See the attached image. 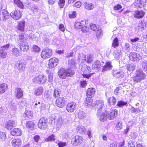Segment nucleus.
<instances>
[{
    "instance_id": "nucleus-1",
    "label": "nucleus",
    "mask_w": 147,
    "mask_h": 147,
    "mask_svg": "<svg viewBox=\"0 0 147 147\" xmlns=\"http://www.w3.org/2000/svg\"><path fill=\"white\" fill-rule=\"evenodd\" d=\"M74 71L69 68L65 69L64 68H61L59 70L58 74L59 77L62 79H65L67 77H71L75 74Z\"/></svg>"
},
{
    "instance_id": "nucleus-2",
    "label": "nucleus",
    "mask_w": 147,
    "mask_h": 147,
    "mask_svg": "<svg viewBox=\"0 0 147 147\" xmlns=\"http://www.w3.org/2000/svg\"><path fill=\"white\" fill-rule=\"evenodd\" d=\"M32 80L33 82L35 84H42L47 82V78L45 75L39 74L35 76Z\"/></svg>"
},
{
    "instance_id": "nucleus-3",
    "label": "nucleus",
    "mask_w": 147,
    "mask_h": 147,
    "mask_svg": "<svg viewBox=\"0 0 147 147\" xmlns=\"http://www.w3.org/2000/svg\"><path fill=\"white\" fill-rule=\"evenodd\" d=\"M146 76V74L142 71L137 70L136 71L135 76L133 77V80L135 83H137L144 80Z\"/></svg>"
},
{
    "instance_id": "nucleus-4",
    "label": "nucleus",
    "mask_w": 147,
    "mask_h": 147,
    "mask_svg": "<svg viewBox=\"0 0 147 147\" xmlns=\"http://www.w3.org/2000/svg\"><path fill=\"white\" fill-rule=\"evenodd\" d=\"M52 55V49L47 48L42 50L40 56L43 59H47L51 57Z\"/></svg>"
},
{
    "instance_id": "nucleus-5",
    "label": "nucleus",
    "mask_w": 147,
    "mask_h": 147,
    "mask_svg": "<svg viewBox=\"0 0 147 147\" xmlns=\"http://www.w3.org/2000/svg\"><path fill=\"white\" fill-rule=\"evenodd\" d=\"M66 102L65 96H61L57 98L55 100V105L58 107L62 108L65 107Z\"/></svg>"
},
{
    "instance_id": "nucleus-6",
    "label": "nucleus",
    "mask_w": 147,
    "mask_h": 147,
    "mask_svg": "<svg viewBox=\"0 0 147 147\" xmlns=\"http://www.w3.org/2000/svg\"><path fill=\"white\" fill-rule=\"evenodd\" d=\"M84 72L82 75L84 78H85L87 79H89L94 74V73H90L92 70L91 67L89 66L86 65L84 67L82 70Z\"/></svg>"
},
{
    "instance_id": "nucleus-7",
    "label": "nucleus",
    "mask_w": 147,
    "mask_h": 147,
    "mask_svg": "<svg viewBox=\"0 0 147 147\" xmlns=\"http://www.w3.org/2000/svg\"><path fill=\"white\" fill-rule=\"evenodd\" d=\"M83 140L82 137L79 135H76L71 138V143L73 146H78L82 143Z\"/></svg>"
},
{
    "instance_id": "nucleus-8",
    "label": "nucleus",
    "mask_w": 147,
    "mask_h": 147,
    "mask_svg": "<svg viewBox=\"0 0 147 147\" xmlns=\"http://www.w3.org/2000/svg\"><path fill=\"white\" fill-rule=\"evenodd\" d=\"M59 59L57 58H51L48 61V68L50 69L53 68L59 64Z\"/></svg>"
},
{
    "instance_id": "nucleus-9",
    "label": "nucleus",
    "mask_w": 147,
    "mask_h": 147,
    "mask_svg": "<svg viewBox=\"0 0 147 147\" xmlns=\"http://www.w3.org/2000/svg\"><path fill=\"white\" fill-rule=\"evenodd\" d=\"M38 126V127L41 129H45L47 126V118L45 117H41L39 120Z\"/></svg>"
},
{
    "instance_id": "nucleus-10",
    "label": "nucleus",
    "mask_w": 147,
    "mask_h": 147,
    "mask_svg": "<svg viewBox=\"0 0 147 147\" xmlns=\"http://www.w3.org/2000/svg\"><path fill=\"white\" fill-rule=\"evenodd\" d=\"M22 12L20 10L13 11L10 13V16L14 20H18L22 17Z\"/></svg>"
},
{
    "instance_id": "nucleus-11",
    "label": "nucleus",
    "mask_w": 147,
    "mask_h": 147,
    "mask_svg": "<svg viewBox=\"0 0 147 147\" xmlns=\"http://www.w3.org/2000/svg\"><path fill=\"white\" fill-rule=\"evenodd\" d=\"M77 107L76 103L74 102H71L68 103L66 107V111L69 113H72L74 111Z\"/></svg>"
},
{
    "instance_id": "nucleus-12",
    "label": "nucleus",
    "mask_w": 147,
    "mask_h": 147,
    "mask_svg": "<svg viewBox=\"0 0 147 147\" xmlns=\"http://www.w3.org/2000/svg\"><path fill=\"white\" fill-rule=\"evenodd\" d=\"M10 16V13H9L8 11L3 9L0 14V20L5 21L9 18Z\"/></svg>"
},
{
    "instance_id": "nucleus-13",
    "label": "nucleus",
    "mask_w": 147,
    "mask_h": 147,
    "mask_svg": "<svg viewBox=\"0 0 147 147\" xmlns=\"http://www.w3.org/2000/svg\"><path fill=\"white\" fill-rule=\"evenodd\" d=\"M146 0H137L134 3V6L137 8H142L146 5Z\"/></svg>"
},
{
    "instance_id": "nucleus-14",
    "label": "nucleus",
    "mask_w": 147,
    "mask_h": 147,
    "mask_svg": "<svg viewBox=\"0 0 147 147\" xmlns=\"http://www.w3.org/2000/svg\"><path fill=\"white\" fill-rule=\"evenodd\" d=\"M118 111L115 109H111L109 112H107L108 119L112 120L115 118L117 115Z\"/></svg>"
},
{
    "instance_id": "nucleus-15",
    "label": "nucleus",
    "mask_w": 147,
    "mask_h": 147,
    "mask_svg": "<svg viewBox=\"0 0 147 147\" xmlns=\"http://www.w3.org/2000/svg\"><path fill=\"white\" fill-rule=\"evenodd\" d=\"M11 143L13 147H19L22 144V140L19 138H14L11 140Z\"/></svg>"
},
{
    "instance_id": "nucleus-16",
    "label": "nucleus",
    "mask_w": 147,
    "mask_h": 147,
    "mask_svg": "<svg viewBox=\"0 0 147 147\" xmlns=\"http://www.w3.org/2000/svg\"><path fill=\"white\" fill-rule=\"evenodd\" d=\"M25 26V22L24 20H22L18 22V25L16 28L20 32H24Z\"/></svg>"
},
{
    "instance_id": "nucleus-17",
    "label": "nucleus",
    "mask_w": 147,
    "mask_h": 147,
    "mask_svg": "<svg viewBox=\"0 0 147 147\" xmlns=\"http://www.w3.org/2000/svg\"><path fill=\"white\" fill-rule=\"evenodd\" d=\"M145 14L144 12L142 10H137L135 11L134 16L136 18L140 19L142 18L144 16Z\"/></svg>"
},
{
    "instance_id": "nucleus-18",
    "label": "nucleus",
    "mask_w": 147,
    "mask_h": 147,
    "mask_svg": "<svg viewBox=\"0 0 147 147\" xmlns=\"http://www.w3.org/2000/svg\"><path fill=\"white\" fill-rule=\"evenodd\" d=\"M15 96L18 99L22 98L23 96V93L21 88H16L15 91Z\"/></svg>"
},
{
    "instance_id": "nucleus-19",
    "label": "nucleus",
    "mask_w": 147,
    "mask_h": 147,
    "mask_svg": "<svg viewBox=\"0 0 147 147\" xmlns=\"http://www.w3.org/2000/svg\"><path fill=\"white\" fill-rule=\"evenodd\" d=\"M26 63L23 61H20L18 63L16 64V66L18 70L23 71L25 69L26 67Z\"/></svg>"
},
{
    "instance_id": "nucleus-20",
    "label": "nucleus",
    "mask_w": 147,
    "mask_h": 147,
    "mask_svg": "<svg viewBox=\"0 0 147 147\" xmlns=\"http://www.w3.org/2000/svg\"><path fill=\"white\" fill-rule=\"evenodd\" d=\"M95 92L96 90L94 88H89L87 90L86 96L92 97L94 96Z\"/></svg>"
},
{
    "instance_id": "nucleus-21",
    "label": "nucleus",
    "mask_w": 147,
    "mask_h": 147,
    "mask_svg": "<svg viewBox=\"0 0 147 147\" xmlns=\"http://www.w3.org/2000/svg\"><path fill=\"white\" fill-rule=\"evenodd\" d=\"M111 61H107L106 62L105 64L103 67L102 72H104L110 70L112 67Z\"/></svg>"
},
{
    "instance_id": "nucleus-22",
    "label": "nucleus",
    "mask_w": 147,
    "mask_h": 147,
    "mask_svg": "<svg viewBox=\"0 0 147 147\" xmlns=\"http://www.w3.org/2000/svg\"><path fill=\"white\" fill-rule=\"evenodd\" d=\"M10 134L13 136H19L21 135L22 131L20 129L16 128L11 131Z\"/></svg>"
},
{
    "instance_id": "nucleus-23",
    "label": "nucleus",
    "mask_w": 147,
    "mask_h": 147,
    "mask_svg": "<svg viewBox=\"0 0 147 147\" xmlns=\"http://www.w3.org/2000/svg\"><path fill=\"white\" fill-rule=\"evenodd\" d=\"M129 56L130 59L134 61H138L140 59V55L139 54H137L136 53H131Z\"/></svg>"
},
{
    "instance_id": "nucleus-24",
    "label": "nucleus",
    "mask_w": 147,
    "mask_h": 147,
    "mask_svg": "<svg viewBox=\"0 0 147 147\" xmlns=\"http://www.w3.org/2000/svg\"><path fill=\"white\" fill-rule=\"evenodd\" d=\"M102 67L100 61L98 60L95 61L92 64V67L93 69L97 70Z\"/></svg>"
},
{
    "instance_id": "nucleus-25",
    "label": "nucleus",
    "mask_w": 147,
    "mask_h": 147,
    "mask_svg": "<svg viewBox=\"0 0 147 147\" xmlns=\"http://www.w3.org/2000/svg\"><path fill=\"white\" fill-rule=\"evenodd\" d=\"M68 64L69 67V68L75 69L76 68V63L74 59H69L68 61Z\"/></svg>"
},
{
    "instance_id": "nucleus-26",
    "label": "nucleus",
    "mask_w": 147,
    "mask_h": 147,
    "mask_svg": "<svg viewBox=\"0 0 147 147\" xmlns=\"http://www.w3.org/2000/svg\"><path fill=\"white\" fill-rule=\"evenodd\" d=\"M108 119L107 112L105 111L103 112L100 115L99 120L100 121L104 122Z\"/></svg>"
},
{
    "instance_id": "nucleus-27",
    "label": "nucleus",
    "mask_w": 147,
    "mask_h": 147,
    "mask_svg": "<svg viewBox=\"0 0 147 147\" xmlns=\"http://www.w3.org/2000/svg\"><path fill=\"white\" fill-rule=\"evenodd\" d=\"M20 50L24 52L28 51L29 48V45L27 43H20Z\"/></svg>"
},
{
    "instance_id": "nucleus-28",
    "label": "nucleus",
    "mask_w": 147,
    "mask_h": 147,
    "mask_svg": "<svg viewBox=\"0 0 147 147\" xmlns=\"http://www.w3.org/2000/svg\"><path fill=\"white\" fill-rule=\"evenodd\" d=\"M98 111L100 112L104 106V102L100 100H98L96 103Z\"/></svg>"
},
{
    "instance_id": "nucleus-29",
    "label": "nucleus",
    "mask_w": 147,
    "mask_h": 147,
    "mask_svg": "<svg viewBox=\"0 0 147 147\" xmlns=\"http://www.w3.org/2000/svg\"><path fill=\"white\" fill-rule=\"evenodd\" d=\"M14 5H15L21 9H24V5L20 0H13Z\"/></svg>"
},
{
    "instance_id": "nucleus-30",
    "label": "nucleus",
    "mask_w": 147,
    "mask_h": 147,
    "mask_svg": "<svg viewBox=\"0 0 147 147\" xmlns=\"http://www.w3.org/2000/svg\"><path fill=\"white\" fill-rule=\"evenodd\" d=\"M8 89L7 84L3 83L0 84V93L3 94Z\"/></svg>"
},
{
    "instance_id": "nucleus-31",
    "label": "nucleus",
    "mask_w": 147,
    "mask_h": 147,
    "mask_svg": "<svg viewBox=\"0 0 147 147\" xmlns=\"http://www.w3.org/2000/svg\"><path fill=\"white\" fill-rule=\"evenodd\" d=\"M35 125V124L33 121H27L26 123V128L29 129H33Z\"/></svg>"
},
{
    "instance_id": "nucleus-32",
    "label": "nucleus",
    "mask_w": 147,
    "mask_h": 147,
    "mask_svg": "<svg viewBox=\"0 0 147 147\" xmlns=\"http://www.w3.org/2000/svg\"><path fill=\"white\" fill-rule=\"evenodd\" d=\"M15 122L14 121L10 120L7 121L5 124V127L7 129L11 128L15 125Z\"/></svg>"
},
{
    "instance_id": "nucleus-33",
    "label": "nucleus",
    "mask_w": 147,
    "mask_h": 147,
    "mask_svg": "<svg viewBox=\"0 0 147 147\" xmlns=\"http://www.w3.org/2000/svg\"><path fill=\"white\" fill-rule=\"evenodd\" d=\"M117 102L116 99L114 96H112L110 97L108 99V102L111 105H114Z\"/></svg>"
},
{
    "instance_id": "nucleus-34",
    "label": "nucleus",
    "mask_w": 147,
    "mask_h": 147,
    "mask_svg": "<svg viewBox=\"0 0 147 147\" xmlns=\"http://www.w3.org/2000/svg\"><path fill=\"white\" fill-rule=\"evenodd\" d=\"M43 92V88L42 86H40L36 89L34 94L35 95L39 96L41 95Z\"/></svg>"
},
{
    "instance_id": "nucleus-35",
    "label": "nucleus",
    "mask_w": 147,
    "mask_h": 147,
    "mask_svg": "<svg viewBox=\"0 0 147 147\" xmlns=\"http://www.w3.org/2000/svg\"><path fill=\"white\" fill-rule=\"evenodd\" d=\"M91 97L86 96V97L85 100V103L86 106L89 105H92L93 104V100Z\"/></svg>"
},
{
    "instance_id": "nucleus-36",
    "label": "nucleus",
    "mask_w": 147,
    "mask_h": 147,
    "mask_svg": "<svg viewBox=\"0 0 147 147\" xmlns=\"http://www.w3.org/2000/svg\"><path fill=\"white\" fill-rule=\"evenodd\" d=\"M12 53L13 55L18 57L20 55V51L18 48L14 47L12 49Z\"/></svg>"
},
{
    "instance_id": "nucleus-37",
    "label": "nucleus",
    "mask_w": 147,
    "mask_h": 147,
    "mask_svg": "<svg viewBox=\"0 0 147 147\" xmlns=\"http://www.w3.org/2000/svg\"><path fill=\"white\" fill-rule=\"evenodd\" d=\"M94 8V5L91 3L85 2L84 5V8L86 9L89 10L93 9Z\"/></svg>"
},
{
    "instance_id": "nucleus-38",
    "label": "nucleus",
    "mask_w": 147,
    "mask_h": 147,
    "mask_svg": "<svg viewBox=\"0 0 147 147\" xmlns=\"http://www.w3.org/2000/svg\"><path fill=\"white\" fill-rule=\"evenodd\" d=\"M86 62L89 64L91 63L94 60V57L91 55H88L84 59Z\"/></svg>"
},
{
    "instance_id": "nucleus-39",
    "label": "nucleus",
    "mask_w": 147,
    "mask_h": 147,
    "mask_svg": "<svg viewBox=\"0 0 147 147\" xmlns=\"http://www.w3.org/2000/svg\"><path fill=\"white\" fill-rule=\"evenodd\" d=\"M7 53L4 50L0 49V59H4L7 57Z\"/></svg>"
},
{
    "instance_id": "nucleus-40",
    "label": "nucleus",
    "mask_w": 147,
    "mask_h": 147,
    "mask_svg": "<svg viewBox=\"0 0 147 147\" xmlns=\"http://www.w3.org/2000/svg\"><path fill=\"white\" fill-rule=\"evenodd\" d=\"M77 12L75 11H70L68 13V16L70 19H74L77 16Z\"/></svg>"
},
{
    "instance_id": "nucleus-41",
    "label": "nucleus",
    "mask_w": 147,
    "mask_h": 147,
    "mask_svg": "<svg viewBox=\"0 0 147 147\" xmlns=\"http://www.w3.org/2000/svg\"><path fill=\"white\" fill-rule=\"evenodd\" d=\"M90 29L94 31L98 30L100 27V26L98 25H96L93 23H91L90 25Z\"/></svg>"
},
{
    "instance_id": "nucleus-42",
    "label": "nucleus",
    "mask_w": 147,
    "mask_h": 147,
    "mask_svg": "<svg viewBox=\"0 0 147 147\" xmlns=\"http://www.w3.org/2000/svg\"><path fill=\"white\" fill-rule=\"evenodd\" d=\"M119 43L118 38L115 37L113 40L112 44V46L114 48H116L119 46Z\"/></svg>"
},
{
    "instance_id": "nucleus-43",
    "label": "nucleus",
    "mask_w": 147,
    "mask_h": 147,
    "mask_svg": "<svg viewBox=\"0 0 147 147\" xmlns=\"http://www.w3.org/2000/svg\"><path fill=\"white\" fill-rule=\"evenodd\" d=\"M76 130L79 133H84L86 129L83 126L78 125L76 128Z\"/></svg>"
},
{
    "instance_id": "nucleus-44",
    "label": "nucleus",
    "mask_w": 147,
    "mask_h": 147,
    "mask_svg": "<svg viewBox=\"0 0 147 147\" xmlns=\"http://www.w3.org/2000/svg\"><path fill=\"white\" fill-rule=\"evenodd\" d=\"M56 140L55 136L54 134H52L49 136L45 139V141L46 142L54 141Z\"/></svg>"
},
{
    "instance_id": "nucleus-45",
    "label": "nucleus",
    "mask_w": 147,
    "mask_h": 147,
    "mask_svg": "<svg viewBox=\"0 0 147 147\" xmlns=\"http://www.w3.org/2000/svg\"><path fill=\"white\" fill-rule=\"evenodd\" d=\"M25 115L29 119H31L33 116L32 112L30 111H26L25 112Z\"/></svg>"
},
{
    "instance_id": "nucleus-46",
    "label": "nucleus",
    "mask_w": 147,
    "mask_h": 147,
    "mask_svg": "<svg viewBox=\"0 0 147 147\" xmlns=\"http://www.w3.org/2000/svg\"><path fill=\"white\" fill-rule=\"evenodd\" d=\"M61 92L57 89H55L54 90L53 96L55 98H56L60 96Z\"/></svg>"
},
{
    "instance_id": "nucleus-47",
    "label": "nucleus",
    "mask_w": 147,
    "mask_h": 147,
    "mask_svg": "<svg viewBox=\"0 0 147 147\" xmlns=\"http://www.w3.org/2000/svg\"><path fill=\"white\" fill-rule=\"evenodd\" d=\"M112 74L113 76L115 78H119L122 77V74L120 72L113 71Z\"/></svg>"
},
{
    "instance_id": "nucleus-48",
    "label": "nucleus",
    "mask_w": 147,
    "mask_h": 147,
    "mask_svg": "<svg viewBox=\"0 0 147 147\" xmlns=\"http://www.w3.org/2000/svg\"><path fill=\"white\" fill-rule=\"evenodd\" d=\"M40 50V48L38 46L36 45H34L32 48L33 52L35 53H39Z\"/></svg>"
},
{
    "instance_id": "nucleus-49",
    "label": "nucleus",
    "mask_w": 147,
    "mask_h": 147,
    "mask_svg": "<svg viewBox=\"0 0 147 147\" xmlns=\"http://www.w3.org/2000/svg\"><path fill=\"white\" fill-rule=\"evenodd\" d=\"M6 139V136L5 133L0 131V140L2 141L5 140Z\"/></svg>"
},
{
    "instance_id": "nucleus-50",
    "label": "nucleus",
    "mask_w": 147,
    "mask_h": 147,
    "mask_svg": "<svg viewBox=\"0 0 147 147\" xmlns=\"http://www.w3.org/2000/svg\"><path fill=\"white\" fill-rule=\"evenodd\" d=\"M65 0H59L58 3L59 6L61 8H63L65 5Z\"/></svg>"
},
{
    "instance_id": "nucleus-51",
    "label": "nucleus",
    "mask_w": 147,
    "mask_h": 147,
    "mask_svg": "<svg viewBox=\"0 0 147 147\" xmlns=\"http://www.w3.org/2000/svg\"><path fill=\"white\" fill-rule=\"evenodd\" d=\"M142 67L143 69L147 71V61H145L142 63Z\"/></svg>"
},
{
    "instance_id": "nucleus-52",
    "label": "nucleus",
    "mask_w": 147,
    "mask_h": 147,
    "mask_svg": "<svg viewBox=\"0 0 147 147\" xmlns=\"http://www.w3.org/2000/svg\"><path fill=\"white\" fill-rule=\"evenodd\" d=\"M78 117L80 119H82L84 117V113L81 111H79L78 112Z\"/></svg>"
},
{
    "instance_id": "nucleus-53",
    "label": "nucleus",
    "mask_w": 147,
    "mask_h": 147,
    "mask_svg": "<svg viewBox=\"0 0 147 147\" xmlns=\"http://www.w3.org/2000/svg\"><path fill=\"white\" fill-rule=\"evenodd\" d=\"M127 102H123L122 101H118L117 103V105L119 107H121L124 105H126Z\"/></svg>"
},
{
    "instance_id": "nucleus-54",
    "label": "nucleus",
    "mask_w": 147,
    "mask_h": 147,
    "mask_svg": "<svg viewBox=\"0 0 147 147\" xmlns=\"http://www.w3.org/2000/svg\"><path fill=\"white\" fill-rule=\"evenodd\" d=\"M122 6L119 4H117V5H115L113 7V9L115 10L118 11L121 9Z\"/></svg>"
},
{
    "instance_id": "nucleus-55",
    "label": "nucleus",
    "mask_w": 147,
    "mask_h": 147,
    "mask_svg": "<svg viewBox=\"0 0 147 147\" xmlns=\"http://www.w3.org/2000/svg\"><path fill=\"white\" fill-rule=\"evenodd\" d=\"M57 145L58 147H64L66 146V144L65 142L60 141L58 143Z\"/></svg>"
},
{
    "instance_id": "nucleus-56",
    "label": "nucleus",
    "mask_w": 147,
    "mask_h": 147,
    "mask_svg": "<svg viewBox=\"0 0 147 147\" xmlns=\"http://www.w3.org/2000/svg\"><path fill=\"white\" fill-rule=\"evenodd\" d=\"M58 27L61 31L63 32L65 31V29L63 24H60L59 25Z\"/></svg>"
},
{
    "instance_id": "nucleus-57",
    "label": "nucleus",
    "mask_w": 147,
    "mask_h": 147,
    "mask_svg": "<svg viewBox=\"0 0 147 147\" xmlns=\"http://www.w3.org/2000/svg\"><path fill=\"white\" fill-rule=\"evenodd\" d=\"M80 86L82 87H84L87 85V83L86 80L81 81L80 82Z\"/></svg>"
},
{
    "instance_id": "nucleus-58",
    "label": "nucleus",
    "mask_w": 147,
    "mask_h": 147,
    "mask_svg": "<svg viewBox=\"0 0 147 147\" xmlns=\"http://www.w3.org/2000/svg\"><path fill=\"white\" fill-rule=\"evenodd\" d=\"M19 39L21 41H22L24 40L26 38L24 36V34L21 33L19 34Z\"/></svg>"
},
{
    "instance_id": "nucleus-59",
    "label": "nucleus",
    "mask_w": 147,
    "mask_h": 147,
    "mask_svg": "<svg viewBox=\"0 0 147 147\" xmlns=\"http://www.w3.org/2000/svg\"><path fill=\"white\" fill-rule=\"evenodd\" d=\"M82 5V3L79 1H77L74 3L73 5L74 7H75L78 8H80Z\"/></svg>"
},
{
    "instance_id": "nucleus-60",
    "label": "nucleus",
    "mask_w": 147,
    "mask_h": 147,
    "mask_svg": "<svg viewBox=\"0 0 147 147\" xmlns=\"http://www.w3.org/2000/svg\"><path fill=\"white\" fill-rule=\"evenodd\" d=\"M139 27H141L143 29L146 26L145 22L144 20H142L141 22L139 23Z\"/></svg>"
},
{
    "instance_id": "nucleus-61",
    "label": "nucleus",
    "mask_w": 147,
    "mask_h": 147,
    "mask_svg": "<svg viewBox=\"0 0 147 147\" xmlns=\"http://www.w3.org/2000/svg\"><path fill=\"white\" fill-rule=\"evenodd\" d=\"M38 7L34 6H32L31 8V11L34 13H35L38 11Z\"/></svg>"
},
{
    "instance_id": "nucleus-62",
    "label": "nucleus",
    "mask_w": 147,
    "mask_h": 147,
    "mask_svg": "<svg viewBox=\"0 0 147 147\" xmlns=\"http://www.w3.org/2000/svg\"><path fill=\"white\" fill-rule=\"evenodd\" d=\"M74 26L75 28L77 29H81L80 24L79 22H75Z\"/></svg>"
},
{
    "instance_id": "nucleus-63",
    "label": "nucleus",
    "mask_w": 147,
    "mask_h": 147,
    "mask_svg": "<svg viewBox=\"0 0 147 147\" xmlns=\"http://www.w3.org/2000/svg\"><path fill=\"white\" fill-rule=\"evenodd\" d=\"M10 47V44H8L7 45H4L0 47V49H2L4 50H7Z\"/></svg>"
},
{
    "instance_id": "nucleus-64",
    "label": "nucleus",
    "mask_w": 147,
    "mask_h": 147,
    "mask_svg": "<svg viewBox=\"0 0 147 147\" xmlns=\"http://www.w3.org/2000/svg\"><path fill=\"white\" fill-rule=\"evenodd\" d=\"M120 88L118 87H117L115 90L114 91V93L115 95H118L120 94Z\"/></svg>"
}]
</instances>
